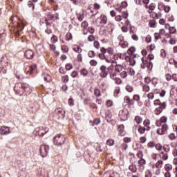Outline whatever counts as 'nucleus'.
Here are the masks:
<instances>
[{"instance_id":"f257e3e1","label":"nucleus","mask_w":177,"mask_h":177,"mask_svg":"<svg viewBox=\"0 0 177 177\" xmlns=\"http://www.w3.org/2000/svg\"><path fill=\"white\" fill-rule=\"evenodd\" d=\"M101 53L97 55L100 60H105L106 63H111V55L106 53V48L102 47L100 48Z\"/></svg>"},{"instance_id":"f03ea898","label":"nucleus","mask_w":177,"mask_h":177,"mask_svg":"<svg viewBox=\"0 0 177 177\" xmlns=\"http://www.w3.org/2000/svg\"><path fill=\"white\" fill-rule=\"evenodd\" d=\"M66 142V138L62 134H57L53 138V143L55 146H62L64 145Z\"/></svg>"},{"instance_id":"7ed1b4c3","label":"nucleus","mask_w":177,"mask_h":177,"mask_svg":"<svg viewBox=\"0 0 177 177\" xmlns=\"http://www.w3.org/2000/svg\"><path fill=\"white\" fill-rule=\"evenodd\" d=\"M40 154L41 157H46L49 152V147L46 145H43L40 147Z\"/></svg>"},{"instance_id":"20e7f679","label":"nucleus","mask_w":177,"mask_h":177,"mask_svg":"<svg viewBox=\"0 0 177 177\" xmlns=\"http://www.w3.org/2000/svg\"><path fill=\"white\" fill-rule=\"evenodd\" d=\"M128 114H129L128 110H122L119 112V117L120 118L122 121H126V120H128Z\"/></svg>"},{"instance_id":"39448f33","label":"nucleus","mask_w":177,"mask_h":177,"mask_svg":"<svg viewBox=\"0 0 177 177\" xmlns=\"http://www.w3.org/2000/svg\"><path fill=\"white\" fill-rule=\"evenodd\" d=\"M107 67L105 65H102L100 67V77L101 78H106L109 75V73L107 72Z\"/></svg>"},{"instance_id":"423d86ee","label":"nucleus","mask_w":177,"mask_h":177,"mask_svg":"<svg viewBox=\"0 0 177 177\" xmlns=\"http://www.w3.org/2000/svg\"><path fill=\"white\" fill-rule=\"evenodd\" d=\"M95 23H100V24H107V17L104 15H101L100 17L95 20Z\"/></svg>"},{"instance_id":"0eeeda50","label":"nucleus","mask_w":177,"mask_h":177,"mask_svg":"<svg viewBox=\"0 0 177 177\" xmlns=\"http://www.w3.org/2000/svg\"><path fill=\"white\" fill-rule=\"evenodd\" d=\"M34 50L29 49L25 52L24 56L26 59L31 60V59H34Z\"/></svg>"},{"instance_id":"6e6552de","label":"nucleus","mask_w":177,"mask_h":177,"mask_svg":"<svg viewBox=\"0 0 177 177\" xmlns=\"http://www.w3.org/2000/svg\"><path fill=\"white\" fill-rule=\"evenodd\" d=\"M165 107H167V103L162 102V104L161 105V106H158L155 109V114L156 115H160V114L162 113V110H164Z\"/></svg>"},{"instance_id":"1a4fd4ad","label":"nucleus","mask_w":177,"mask_h":177,"mask_svg":"<svg viewBox=\"0 0 177 177\" xmlns=\"http://www.w3.org/2000/svg\"><path fill=\"white\" fill-rule=\"evenodd\" d=\"M24 29V26L23 25V24L17 23V30L15 32V35L17 37L20 36V32H21Z\"/></svg>"},{"instance_id":"9d476101","label":"nucleus","mask_w":177,"mask_h":177,"mask_svg":"<svg viewBox=\"0 0 177 177\" xmlns=\"http://www.w3.org/2000/svg\"><path fill=\"white\" fill-rule=\"evenodd\" d=\"M10 133V129L6 126L0 127V135H9Z\"/></svg>"},{"instance_id":"9b49d317","label":"nucleus","mask_w":177,"mask_h":177,"mask_svg":"<svg viewBox=\"0 0 177 177\" xmlns=\"http://www.w3.org/2000/svg\"><path fill=\"white\" fill-rule=\"evenodd\" d=\"M21 86H23V84L21 83H17L15 84L14 91L16 92L17 95H20V93H21V89H23Z\"/></svg>"},{"instance_id":"f8f14e48","label":"nucleus","mask_w":177,"mask_h":177,"mask_svg":"<svg viewBox=\"0 0 177 177\" xmlns=\"http://www.w3.org/2000/svg\"><path fill=\"white\" fill-rule=\"evenodd\" d=\"M23 88L26 95H30V93L32 92V90H31V88H30V86L27 84L23 83Z\"/></svg>"},{"instance_id":"ddd939ff","label":"nucleus","mask_w":177,"mask_h":177,"mask_svg":"<svg viewBox=\"0 0 177 177\" xmlns=\"http://www.w3.org/2000/svg\"><path fill=\"white\" fill-rule=\"evenodd\" d=\"M162 164H164V162L162 160H158L157 162L152 165V168H157V169H161V168H162Z\"/></svg>"},{"instance_id":"4468645a","label":"nucleus","mask_w":177,"mask_h":177,"mask_svg":"<svg viewBox=\"0 0 177 177\" xmlns=\"http://www.w3.org/2000/svg\"><path fill=\"white\" fill-rule=\"evenodd\" d=\"M124 124H120L118 127V132L120 136H124L125 133L124 132Z\"/></svg>"},{"instance_id":"2eb2a0df","label":"nucleus","mask_w":177,"mask_h":177,"mask_svg":"<svg viewBox=\"0 0 177 177\" xmlns=\"http://www.w3.org/2000/svg\"><path fill=\"white\" fill-rule=\"evenodd\" d=\"M142 64H141V68L145 69L146 68V66H147L149 61H147V59L145 58V57H142L141 58Z\"/></svg>"},{"instance_id":"dca6fc26","label":"nucleus","mask_w":177,"mask_h":177,"mask_svg":"<svg viewBox=\"0 0 177 177\" xmlns=\"http://www.w3.org/2000/svg\"><path fill=\"white\" fill-rule=\"evenodd\" d=\"M57 113L59 118H61V120L64 119V117H66V112L64 110L59 109L57 111Z\"/></svg>"},{"instance_id":"f3484780","label":"nucleus","mask_w":177,"mask_h":177,"mask_svg":"<svg viewBox=\"0 0 177 177\" xmlns=\"http://www.w3.org/2000/svg\"><path fill=\"white\" fill-rule=\"evenodd\" d=\"M137 57L136 54L132 55V57L129 61V64L132 66H135L136 64V59H135Z\"/></svg>"},{"instance_id":"a211bd4d","label":"nucleus","mask_w":177,"mask_h":177,"mask_svg":"<svg viewBox=\"0 0 177 177\" xmlns=\"http://www.w3.org/2000/svg\"><path fill=\"white\" fill-rule=\"evenodd\" d=\"M1 66H8V57L3 55L0 61Z\"/></svg>"},{"instance_id":"6ab92c4d","label":"nucleus","mask_w":177,"mask_h":177,"mask_svg":"<svg viewBox=\"0 0 177 177\" xmlns=\"http://www.w3.org/2000/svg\"><path fill=\"white\" fill-rule=\"evenodd\" d=\"M80 75H82V77H88V71L86 70V68H83L80 71Z\"/></svg>"},{"instance_id":"aec40b11","label":"nucleus","mask_w":177,"mask_h":177,"mask_svg":"<svg viewBox=\"0 0 177 177\" xmlns=\"http://www.w3.org/2000/svg\"><path fill=\"white\" fill-rule=\"evenodd\" d=\"M124 55L118 53L114 55L115 60H124Z\"/></svg>"},{"instance_id":"412c9836","label":"nucleus","mask_w":177,"mask_h":177,"mask_svg":"<svg viewBox=\"0 0 177 177\" xmlns=\"http://www.w3.org/2000/svg\"><path fill=\"white\" fill-rule=\"evenodd\" d=\"M160 158L164 160H168V153L167 152L165 153L164 151H162L160 154Z\"/></svg>"},{"instance_id":"4be33fe9","label":"nucleus","mask_w":177,"mask_h":177,"mask_svg":"<svg viewBox=\"0 0 177 177\" xmlns=\"http://www.w3.org/2000/svg\"><path fill=\"white\" fill-rule=\"evenodd\" d=\"M129 171H131V172H133L134 174L138 171V168H136V165L132 164L129 167Z\"/></svg>"},{"instance_id":"5701e85b","label":"nucleus","mask_w":177,"mask_h":177,"mask_svg":"<svg viewBox=\"0 0 177 177\" xmlns=\"http://www.w3.org/2000/svg\"><path fill=\"white\" fill-rule=\"evenodd\" d=\"M48 128L41 127L39 130V135H45V133H46V132H48Z\"/></svg>"},{"instance_id":"b1692460","label":"nucleus","mask_w":177,"mask_h":177,"mask_svg":"<svg viewBox=\"0 0 177 177\" xmlns=\"http://www.w3.org/2000/svg\"><path fill=\"white\" fill-rule=\"evenodd\" d=\"M165 170L166 172H171V171H172V165L170 164H166L165 165Z\"/></svg>"},{"instance_id":"393cba45","label":"nucleus","mask_w":177,"mask_h":177,"mask_svg":"<svg viewBox=\"0 0 177 177\" xmlns=\"http://www.w3.org/2000/svg\"><path fill=\"white\" fill-rule=\"evenodd\" d=\"M106 53L110 55L111 56H113V55H114V49L109 47L107 49H106Z\"/></svg>"},{"instance_id":"a878e982","label":"nucleus","mask_w":177,"mask_h":177,"mask_svg":"<svg viewBox=\"0 0 177 177\" xmlns=\"http://www.w3.org/2000/svg\"><path fill=\"white\" fill-rule=\"evenodd\" d=\"M120 46H121V48H122L123 49H125V48H128V41H124L122 42V41H121L119 43Z\"/></svg>"},{"instance_id":"bb28decb","label":"nucleus","mask_w":177,"mask_h":177,"mask_svg":"<svg viewBox=\"0 0 177 177\" xmlns=\"http://www.w3.org/2000/svg\"><path fill=\"white\" fill-rule=\"evenodd\" d=\"M161 129V133L165 134V132H167V130L168 129V125L164 124L163 125H162V128Z\"/></svg>"},{"instance_id":"cd10ccee","label":"nucleus","mask_w":177,"mask_h":177,"mask_svg":"<svg viewBox=\"0 0 177 177\" xmlns=\"http://www.w3.org/2000/svg\"><path fill=\"white\" fill-rule=\"evenodd\" d=\"M73 50L74 52H76V53H81V52H82V48H81V47H80L79 46H77V48H73Z\"/></svg>"},{"instance_id":"c85d7f7f","label":"nucleus","mask_w":177,"mask_h":177,"mask_svg":"<svg viewBox=\"0 0 177 177\" xmlns=\"http://www.w3.org/2000/svg\"><path fill=\"white\" fill-rule=\"evenodd\" d=\"M135 121L137 124H142L143 119L140 116H136Z\"/></svg>"},{"instance_id":"c756f323","label":"nucleus","mask_w":177,"mask_h":177,"mask_svg":"<svg viewBox=\"0 0 177 177\" xmlns=\"http://www.w3.org/2000/svg\"><path fill=\"white\" fill-rule=\"evenodd\" d=\"M154 106H159L158 107H161L162 103H161V100L160 99L156 100L153 102Z\"/></svg>"},{"instance_id":"7c9ffc66","label":"nucleus","mask_w":177,"mask_h":177,"mask_svg":"<svg viewBox=\"0 0 177 177\" xmlns=\"http://www.w3.org/2000/svg\"><path fill=\"white\" fill-rule=\"evenodd\" d=\"M47 20H53L55 19V15L52 14L51 12H48L47 13Z\"/></svg>"},{"instance_id":"2f4dec72","label":"nucleus","mask_w":177,"mask_h":177,"mask_svg":"<svg viewBox=\"0 0 177 177\" xmlns=\"http://www.w3.org/2000/svg\"><path fill=\"white\" fill-rule=\"evenodd\" d=\"M115 71H118V73H120V71H122V66H121L120 64H117L115 66Z\"/></svg>"},{"instance_id":"473e14b6","label":"nucleus","mask_w":177,"mask_h":177,"mask_svg":"<svg viewBox=\"0 0 177 177\" xmlns=\"http://www.w3.org/2000/svg\"><path fill=\"white\" fill-rule=\"evenodd\" d=\"M169 44H170V45H176V38L171 37L169 41Z\"/></svg>"},{"instance_id":"72a5a7b5","label":"nucleus","mask_w":177,"mask_h":177,"mask_svg":"<svg viewBox=\"0 0 177 177\" xmlns=\"http://www.w3.org/2000/svg\"><path fill=\"white\" fill-rule=\"evenodd\" d=\"M163 8V10L165 12V13H169V10H171V7L165 5H162Z\"/></svg>"},{"instance_id":"f704fd0d","label":"nucleus","mask_w":177,"mask_h":177,"mask_svg":"<svg viewBox=\"0 0 177 177\" xmlns=\"http://www.w3.org/2000/svg\"><path fill=\"white\" fill-rule=\"evenodd\" d=\"M88 57L93 58L95 56H96V53H95L93 50H90L88 53Z\"/></svg>"},{"instance_id":"c9c22d12","label":"nucleus","mask_w":177,"mask_h":177,"mask_svg":"<svg viewBox=\"0 0 177 177\" xmlns=\"http://www.w3.org/2000/svg\"><path fill=\"white\" fill-rule=\"evenodd\" d=\"M62 50L64 53H67L68 52V46L63 45L61 46Z\"/></svg>"},{"instance_id":"e433bc0d","label":"nucleus","mask_w":177,"mask_h":177,"mask_svg":"<svg viewBox=\"0 0 177 177\" xmlns=\"http://www.w3.org/2000/svg\"><path fill=\"white\" fill-rule=\"evenodd\" d=\"M138 164L139 165L142 167V165H145L146 164V160H145L143 158H140L138 160Z\"/></svg>"},{"instance_id":"4c0bfd02","label":"nucleus","mask_w":177,"mask_h":177,"mask_svg":"<svg viewBox=\"0 0 177 177\" xmlns=\"http://www.w3.org/2000/svg\"><path fill=\"white\" fill-rule=\"evenodd\" d=\"M94 95H95L97 97H100V96H102V95L100 94V90H99V88H95Z\"/></svg>"},{"instance_id":"58836bf2","label":"nucleus","mask_w":177,"mask_h":177,"mask_svg":"<svg viewBox=\"0 0 177 177\" xmlns=\"http://www.w3.org/2000/svg\"><path fill=\"white\" fill-rule=\"evenodd\" d=\"M135 50H136V49L135 48V47H131L129 48L127 53L129 55H133V53L135 52Z\"/></svg>"},{"instance_id":"ea45409f","label":"nucleus","mask_w":177,"mask_h":177,"mask_svg":"<svg viewBox=\"0 0 177 177\" xmlns=\"http://www.w3.org/2000/svg\"><path fill=\"white\" fill-rule=\"evenodd\" d=\"M28 8H32V10L35 9V5L31 1H28Z\"/></svg>"},{"instance_id":"a19ab883","label":"nucleus","mask_w":177,"mask_h":177,"mask_svg":"<svg viewBox=\"0 0 177 177\" xmlns=\"http://www.w3.org/2000/svg\"><path fill=\"white\" fill-rule=\"evenodd\" d=\"M143 92H149L150 86L147 84H145L142 88Z\"/></svg>"},{"instance_id":"79ce46f5","label":"nucleus","mask_w":177,"mask_h":177,"mask_svg":"<svg viewBox=\"0 0 177 177\" xmlns=\"http://www.w3.org/2000/svg\"><path fill=\"white\" fill-rule=\"evenodd\" d=\"M106 145L108 146H114V140H113V139L107 140Z\"/></svg>"},{"instance_id":"37998d69","label":"nucleus","mask_w":177,"mask_h":177,"mask_svg":"<svg viewBox=\"0 0 177 177\" xmlns=\"http://www.w3.org/2000/svg\"><path fill=\"white\" fill-rule=\"evenodd\" d=\"M163 150H165L166 153H169V151L171 150V147L168 145H165L163 146Z\"/></svg>"},{"instance_id":"c03bdc74","label":"nucleus","mask_w":177,"mask_h":177,"mask_svg":"<svg viewBox=\"0 0 177 177\" xmlns=\"http://www.w3.org/2000/svg\"><path fill=\"white\" fill-rule=\"evenodd\" d=\"M15 75H16V77L17 78V80H24V76L19 72H17Z\"/></svg>"},{"instance_id":"a18cd8bd","label":"nucleus","mask_w":177,"mask_h":177,"mask_svg":"<svg viewBox=\"0 0 177 177\" xmlns=\"http://www.w3.org/2000/svg\"><path fill=\"white\" fill-rule=\"evenodd\" d=\"M93 45L95 49H100V43L99 41H95Z\"/></svg>"},{"instance_id":"49530a36","label":"nucleus","mask_w":177,"mask_h":177,"mask_svg":"<svg viewBox=\"0 0 177 177\" xmlns=\"http://www.w3.org/2000/svg\"><path fill=\"white\" fill-rule=\"evenodd\" d=\"M66 41H71V39H73V35L70 32L67 33L66 35Z\"/></svg>"},{"instance_id":"de8ad7c7","label":"nucleus","mask_w":177,"mask_h":177,"mask_svg":"<svg viewBox=\"0 0 177 177\" xmlns=\"http://www.w3.org/2000/svg\"><path fill=\"white\" fill-rule=\"evenodd\" d=\"M91 66H93V67H96L97 66V61L95 59H91L90 61Z\"/></svg>"},{"instance_id":"09e8293b","label":"nucleus","mask_w":177,"mask_h":177,"mask_svg":"<svg viewBox=\"0 0 177 177\" xmlns=\"http://www.w3.org/2000/svg\"><path fill=\"white\" fill-rule=\"evenodd\" d=\"M65 68L66 71H70V70H73V65L71 64H66Z\"/></svg>"},{"instance_id":"8fccbe9b","label":"nucleus","mask_w":177,"mask_h":177,"mask_svg":"<svg viewBox=\"0 0 177 177\" xmlns=\"http://www.w3.org/2000/svg\"><path fill=\"white\" fill-rule=\"evenodd\" d=\"M144 125L145 127H147L146 131H150V127H149L150 125V122H149L148 120H145L144 122Z\"/></svg>"},{"instance_id":"3c124183","label":"nucleus","mask_w":177,"mask_h":177,"mask_svg":"<svg viewBox=\"0 0 177 177\" xmlns=\"http://www.w3.org/2000/svg\"><path fill=\"white\" fill-rule=\"evenodd\" d=\"M169 34H175L176 32V28L174 26H171L169 29Z\"/></svg>"},{"instance_id":"603ef678","label":"nucleus","mask_w":177,"mask_h":177,"mask_svg":"<svg viewBox=\"0 0 177 177\" xmlns=\"http://www.w3.org/2000/svg\"><path fill=\"white\" fill-rule=\"evenodd\" d=\"M128 74L127 73V71H123L120 73V77L121 78H127Z\"/></svg>"},{"instance_id":"864d4df0","label":"nucleus","mask_w":177,"mask_h":177,"mask_svg":"<svg viewBox=\"0 0 177 177\" xmlns=\"http://www.w3.org/2000/svg\"><path fill=\"white\" fill-rule=\"evenodd\" d=\"M146 67L148 68V70H151L153 68V62H151V61H149L147 64Z\"/></svg>"},{"instance_id":"5fc2aeb1","label":"nucleus","mask_w":177,"mask_h":177,"mask_svg":"<svg viewBox=\"0 0 177 177\" xmlns=\"http://www.w3.org/2000/svg\"><path fill=\"white\" fill-rule=\"evenodd\" d=\"M126 90L127 91V92H133V87H132V86H130V85H127L126 86Z\"/></svg>"},{"instance_id":"6e6d98bb","label":"nucleus","mask_w":177,"mask_h":177,"mask_svg":"<svg viewBox=\"0 0 177 177\" xmlns=\"http://www.w3.org/2000/svg\"><path fill=\"white\" fill-rule=\"evenodd\" d=\"M51 42L53 44H56V42H57V37H56V35H53V37H51Z\"/></svg>"},{"instance_id":"4d7b16f0","label":"nucleus","mask_w":177,"mask_h":177,"mask_svg":"<svg viewBox=\"0 0 177 177\" xmlns=\"http://www.w3.org/2000/svg\"><path fill=\"white\" fill-rule=\"evenodd\" d=\"M146 131V128L143 127H140L138 128V132L141 134L145 133V131Z\"/></svg>"},{"instance_id":"13d9d810","label":"nucleus","mask_w":177,"mask_h":177,"mask_svg":"<svg viewBox=\"0 0 177 177\" xmlns=\"http://www.w3.org/2000/svg\"><path fill=\"white\" fill-rule=\"evenodd\" d=\"M71 75L72 78H77V77H78V72L74 71L72 72Z\"/></svg>"},{"instance_id":"bf43d9fd","label":"nucleus","mask_w":177,"mask_h":177,"mask_svg":"<svg viewBox=\"0 0 177 177\" xmlns=\"http://www.w3.org/2000/svg\"><path fill=\"white\" fill-rule=\"evenodd\" d=\"M132 55L133 54H130L129 55H127L124 57V60H126V62H130L131 57H132Z\"/></svg>"},{"instance_id":"052dcab7","label":"nucleus","mask_w":177,"mask_h":177,"mask_svg":"<svg viewBox=\"0 0 177 177\" xmlns=\"http://www.w3.org/2000/svg\"><path fill=\"white\" fill-rule=\"evenodd\" d=\"M137 157L138 158H143V152L142 151H138L137 153Z\"/></svg>"},{"instance_id":"680f3d73","label":"nucleus","mask_w":177,"mask_h":177,"mask_svg":"<svg viewBox=\"0 0 177 177\" xmlns=\"http://www.w3.org/2000/svg\"><path fill=\"white\" fill-rule=\"evenodd\" d=\"M149 26H150V27L154 28V27H156V21H154V20H151V21H149Z\"/></svg>"},{"instance_id":"e2e57ef3","label":"nucleus","mask_w":177,"mask_h":177,"mask_svg":"<svg viewBox=\"0 0 177 177\" xmlns=\"http://www.w3.org/2000/svg\"><path fill=\"white\" fill-rule=\"evenodd\" d=\"M100 124V119L96 118L93 120V125H99Z\"/></svg>"},{"instance_id":"0e129e2a","label":"nucleus","mask_w":177,"mask_h":177,"mask_svg":"<svg viewBox=\"0 0 177 177\" xmlns=\"http://www.w3.org/2000/svg\"><path fill=\"white\" fill-rule=\"evenodd\" d=\"M147 97L148 99L151 100H153V99H154V93H149L148 95H147Z\"/></svg>"},{"instance_id":"69168bd1","label":"nucleus","mask_w":177,"mask_h":177,"mask_svg":"<svg viewBox=\"0 0 177 177\" xmlns=\"http://www.w3.org/2000/svg\"><path fill=\"white\" fill-rule=\"evenodd\" d=\"M123 142H124V143H131V138L126 137L123 139Z\"/></svg>"},{"instance_id":"338daca9","label":"nucleus","mask_w":177,"mask_h":177,"mask_svg":"<svg viewBox=\"0 0 177 177\" xmlns=\"http://www.w3.org/2000/svg\"><path fill=\"white\" fill-rule=\"evenodd\" d=\"M62 82L66 83L68 81V75H65L62 77Z\"/></svg>"},{"instance_id":"774afa93","label":"nucleus","mask_w":177,"mask_h":177,"mask_svg":"<svg viewBox=\"0 0 177 177\" xmlns=\"http://www.w3.org/2000/svg\"><path fill=\"white\" fill-rule=\"evenodd\" d=\"M151 176H153V174H151V171H150V170H148L146 172L145 177H151Z\"/></svg>"}]
</instances>
